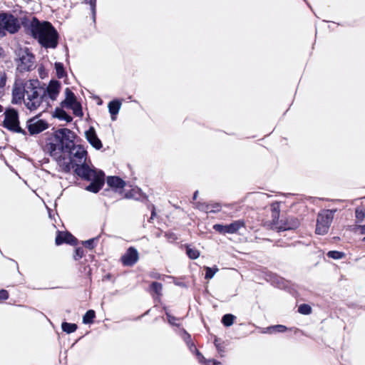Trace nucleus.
<instances>
[{
    "instance_id": "412c9836",
    "label": "nucleus",
    "mask_w": 365,
    "mask_h": 365,
    "mask_svg": "<svg viewBox=\"0 0 365 365\" xmlns=\"http://www.w3.org/2000/svg\"><path fill=\"white\" fill-rule=\"evenodd\" d=\"M54 116L60 120H64L66 122H71L72 120V118L62 108H56L54 113Z\"/></svg>"
},
{
    "instance_id": "473e14b6",
    "label": "nucleus",
    "mask_w": 365,
    "mask_h": 365,
    "mask_svg": "<svg viewBox=\"0 0 365 365\" xmlns=\"http://www.w3.org/2000/svg\"><path fill=\"white\" fill-rule=\"evenodd\" d=\"M227 225H220V224H216L213 226V228L217 232L222 233V234H226L227 233Z\"/></svg>"
},
{
    "instance_id": "37998d69",
    "label": "nucleus",
    "mask_w": 365,
    "mask_h": 365,
    "mask_svg": "<svg viewBox=\"0 0 365 365\" xmlns=\"http://www.w3.org/2000/svg\"><path fill=\"white\" fill-rule=\"evenodd\" d=\"M197 195H198V191H196V192L194 193V195H193V200H194L197 199Z\"/></svg>"
},
{
    "instance_id": "a18cd8bd",
    "label": "nucleus",
    "mask_w": 365,
    "mask_h": 365,
    "mask_svg": "<svg viewBox=\"0 0 365 365\" xmlns=\"http://www.w3.org/2000/svg\"><path fill=\"white\" fill-rule=\"evenodd\" d=\"M362 240H363V242H365V237L363 238Z\"/></svg>"
},
{
    "instance_id": "58836bf2",
    "label": "nucleus",
    "mask_w": 365,
    "mask_h": 365,
    "mask_svg": "<svg viewBox=\"0 0 365 365\" xmlns=\"http://www.w3.org/2000/svg\"><path fill=\"white\" fill-rule=\"evenodd\" d=\"M93 240H87V241H85L83 242V245L88 247H92V244H93Z\"/></svg>"
},
{
    "instance_id": "393cba45",
    "label": "nucleus",
    "mask_w": 365,
    "mask_h": 365,
    "mask_svg": "<svg viewBox=\"0 0 365 365\" xmlns=\"http://www.w3.org/2000/svg\"><path fill=\"white\" fill-rule=\"evenodd\" d=\"M355 217L356 222H361L365 218V209L356 207L355 210Z\"/></svg>"
},
{
    "instance_id": "cd10ccee",
    "label": "nucleus",
    "mask_w": 365,
    "mask_h": 365,
    "mask_svg": "<svg viewBox=\"0 0 365 365\" xmlns=\"http://www.w3.org/2000/svg\"><path fill=\"white\" fill-rule=\"evenodd\" d=\"M287 329V327L283 325H276L267 328V333L274 332H283Z\"/></svg>"
},
{
    "instance_id": "a211bd4d",
    "label": "nucleus",
    "mask_w": 365,
    "mask_h": 365,
    "mask_svg": "<svg viewBox=\"0 0 365 365\" xmlns=\"http://www.w3.org/2000/svg\"><path fill=\"white\" fill-rule=\"evenodd\" d=\"M75 241V237L68 232H59L56 238V245H61L63 242L73 244Z\"/></svg>"
},
{
    "instance_id": "c03bdc74",
    "label": "nucleus",
    "mask_w": 365,
    "mask_h": 365,
    "mask_svg": "<svg viewBox=\"0 0 365 365\" xmlns=\"http://www.w3.org/2000/svg\"><path fill=\"white\" fill-rule=\"evenodd\" d=\"M3 111V108L2 106L0 105V113H1Z\"/></svg>"
},
{
    "instance_id": "7c9ffc66",
    "label": "nucleus",
    "mask_w": 365,
    "mask_h": 365,
    "mask_svg": "<svg viewBox=\"0 0 365 365\" xmlns=\"http://www.w3.org/2000/svg\"><path fill=\"white\" fill-rule=\"evenodd\" d=\"M55 68H56V75L59 78H63L65 76V71H64L63 66L62 63H56Z\"/></svg>"
},
{
    "instance_id": "e433bc0d",
    "label": "nucleus",
    "mask_w": 365,
    "mask_h": 365,
    "mask_svg": "<svg viewBox=\"0 0 365 365\" xmlns=\"http://www.w3.org/2000/svg\"><path fill=\"white\" fill-rule=\"evenodd\" d=\"M83 256V250L81 248H78L76 250V255L75 259H78L81 258Z\"/></svg>"
},
{
    "instance_id": "aec40b11",
    "label": "nucleus",
    "mask_w": 365,
    "mask_h": 365,
    "mask_svg": "<svg viewBox=\"0 0 365 365\" xmlns=\"http://www.w3.org/2000/svg\"><path fill=\"white\" fill-rule=\"evenodd\" d=\"M245 227L243 220H236L227 225V233L234 234L237 232L241 228Z\"/></svg>"
},
{
    "instance_id": "5701e85b",
    "label": "nucleus",
    "mask_w": 365,
    "mask_h": 365,
    "mask_svg": "<svg viewBox=\"0 0 365 365\" xmlns=\"http://www.w3.org/2000/svg\"><path fill=\"white\" fill-rule=\"evenodd\" d=\"M327 255L334 259H340L345 257V253L337 250H331L327 252Z\"/></svg>"
},
{
    "instance_id": "f8f14e48",
    "label": "nucleus",
    "mask_w": 365,
    "mask_h": 365,
    "mask_svg": "<svg viewBox=\"0 0 365 365\" xmlns=\"http://www.w3.org/2000/svg\"><path fill=\"white\" fill-rule=\"evenodd\" d=\"M48 128L47 124L41 120H32L30 121L28 128L31 134L39 133Z\"/></svg>"
},
{
    "instance_id": "4be33fe9",
    "label": "nucleus",
    "mask_w": 365,
    "mask_h": 365,
    "mask_svg": "<svg viewBox=\"0 0 365 365\" xmlns=\"http://www.w3.org/2000/svg\"><path fill=\"white\" fill-rule=\"evenodd\" d=\"M61 327L63 331L71 334L74 332L77 329V325L76 324H71L68 322H63L61 324Z\"/></svg>"
},
{
    "instance_id": "6e6552de",
    "label": "nucleus",
    "mask_w": 365,
    "mask_h": 365,
    "mask_svg": "<svg viewBox=\"0 0 365 365\" xmlns=\"http://www.w3.org/2000/svg\"><path fill=\"white\" fill-rule=\"evenodd\" d=\"M332 217L330 216L329 211L324 213L319 214L317 220V225L315 232L317 235H325L328 232L331 222Z\"/></svg>"
},
{
    "instance_id": "c85d7f7f",
    "label": "nucleus",
    "mask_w": 365,
    "mask_h": 365,
    "mask_svg": "<svg viewBox=\"0 0 365 365\" xmlns=\"http://www.w3.org/2000/svg\"><path fill=\"white\" fill-rule=\"evenodd\" d=\"M206 274H205V278L206 279H212L215 273L218 272V268L217 267H215L213 268L205 267Z\"/></svg>"
},
{
    "instance_id": "b1692460",
    "label": "nucleus",
    "mask_w": 365,
    "mask_h": 365,
    "mask_svg": "<svg viewBox=\"0 0 365 365\" xmlns=\"http://www.w3.org/2000/svg\"><path fill=\"white\" fill-rule=\"evenodd\" d=\"M312 312V308L308 304H302L299 306H298V312L302 314L308 315L310 314Z\"/></svg>"
},
{
    "instance_id": "9b49d317",
    "label": "nucleus",
    "mask_w": 365,
    "mask_h": 365,
    "mask_svg": "<svg viewBox=\"0 0 365 365\" xmlns=\"http://www.w3.org/2000/svg\"><path fill=\"white\" fill-rule=\"evenodd\" d=\"M139 259V255L136 249L129 247L126 252L121 257V261L125 266H133Z\"/></svg>"
},
{
    "instance_id": "6ab92c4d",
    "label": "nucleus",
    "mask_w": 365,
    "mask_h": 365,
    "mask_svg": "<svg viewBox=\"0 0 365 365\" xmlns=\"http://www.w3.org/2000/svg\"><path fill=\"white\" fill-rule=\"evenodd\" d=\"M108 107L109 113L111 115V119L115 120L116 119V115L118 113L120 109L121 103L118 100L112 101L108 103Z\"/></svg>"
},
{
    "instance_id": "0eeeda50",
    "label": "nucleus",
    "mask_w": 365,
    "mask_h": 365,
    "mask_svg": "<svg viewBox=\"0 0 365 365\" xmlns=\"http://www.w3.org/2000/svg\"><path fill=\"white\" fill-rule=\"evenodd\" d=\"M5 118L3 122L4 126L8 130L21 133L22 130L19 126L18 113L16 110L11 108L5 111Z\"/></svg>"
},
{
    "instance_id": "2f4dec72",
    "label": "nucleus",
    "mask_w": 365,
    "mask_h": 365,
    "mask_svg": "<svg viewBox=\"0 0 365 365\" xmlns=\"http://www.w3.org/2000/svg\"><path fill=\"white\" fill-rule=\"evenodd\" d=\"M234 319H235V317L233 315H232V314H225L222 317V323L224 324L225 326L229 327V326H231L233 324Z\"/></svg>"
},
{
    "instance_id": "9d476101",
    "label": "nucleus",
    "mask_w": 365,
    "mask_h": 365,
    "mask_svg": "<svg viewBox=\"0 0 365 365\" xmlns=\"http://www.w3.org/2000/svg\"><path fill=\"white\" fill-rule=\"evenodd\" d=\"M272 228L277 231L287 230L291 229L289 225L283 224L279 222V208L277 204H274L272 206Z\"/></svg>"
},
{
    "instance_id": "72a5a7b5",
    "label": "nucleus",
    "mask_w": 365,
    "mask_h": 365,
    "mask_svg": "<svg viewBox=\"0 0 365 365\" xmlns=\"http://www.w3.org/2000/svg\"><path fill=\"white\" fill-rule=\"evenodd\" d=\"M151 289L157 294H160L162 290V284L158 282H153L151 285Z\"/></svg>"
},
{
    "instance_id": "ea45409f",
    "label": "nucleus",
    "mask_w": 365,
    "mask_h": 365,
    "mask_svg": "<svg viewBox=\"0 0 365 365\" xmlns=\"http://www.w3.org/2000/svg\"><path fill=\"white\" fill-rule=\"evenodd\" d=\"M357 229L360 230L361 235H365V225H358Z\"/></svg>"
},
{
    "instance_id": "a878e982",
    "label": "nucleus",
    "mask_w": 365,
    "mask_h": 365,
    "mask_svg": "<svg viewBox=\"0 0 365 365\" xmlns=\"http://www.w3.org/2000/svg\"><path fill=\"white\" fill-rule=\"evenodd\" d=\"M95 318V312L93 310H88L83 317V322L84 324H90Z\"/></svg>"
},
{
    "instance_id": "2eb2a0df",
    "label": "nucleus",
    "mask_w": 365,
    "mask_h": 365,
    "mask_svg": "<svg viewBox=\"0 0 365 365\" xmlns=\"http://www.w3.org/2000/svg\"><path fill=\"white\" fill-rule=\"evenodd\" d=\"M195 207L207 213L218 212L221 208L218 203L197 202Z\"/></svg>"
},
{
    "instance_id": "49530a36",
    "label": "nucleus",
    "mask_w": 365,
    "mask_h": 365,
    "mask_svg": "<svg viewBox=\"0 0 365 365\" xmlns=\"http://www.w3.org/2000/svg\"><path fill=\"white\" fill-rule=\"evenodd\" d=\"M2 95H0V96H1Z\"/></svg>"
},
{
    "instance_id": "f704fd0d",
    "label": "nucleus",
    "mask_w": 365,
    "mask_h": 365,
    "mask_svg": "<svg viewBox=\"0 0 365 365\" xmlns=\"http://www.w3.org/2000/svg\"><path fill=\"white\" fill-rule=\"evenodd\" d=\"M6 77L4 73L0 74V95L3 94V88L6 85Z\"/></svg>"
},
{
    "instance_id": "dca6fc26",
    "label": "nucleus",
    "mask_w": 365,
    "mask_h": 365,
    "mask_svg": "<svg viewBox=\"0 0 365 365\" xmlns=\"http://www.w3.org/2000/svg\"><path fill=\"white\" fill-rule=\"evenodd\" d=\"M61 84L56 81L50 82L47 87V93L48 96L53 101L56 100L60 92Z\"/></svg>"
},
{
    "instance_id": "79ce46f5",
    "label": "nucleus",
    "mask_w": 365,
    "mask_h": 365,
    "mask_svg": "<svg viewBox=\"0 0 365 365\" xmlns=\"http://www.w3.org/2000/svg\"><path fill=\"white\" fill-rule=\"evenodd\" d=\"M90 4L92 6V9H94V7H95V4H96V0H90Z\"/></svg>"
},
{
    "instance_id": "7ed1b4c3",
    "label": "nucleus",
    "mask_w": 365,
    "mask_h": 365,
    "mask_svg": "<svg viewBox=\"0 0 365 365\" xmlns=\"http://www.w3.org/2000/svg\"><path fill=\"white\" fill-rule=\"evenodd\" d=\"M32 34L34 38L46 48H56L58 43V34L55 29L48 22L34 21Z\"/></svg>"
},
{
    "instance_id": "f257e3e1",
    "label": "nucleus",
    "mask_w": 365,
    "mask_h": 365,
    "mask_svg": "<svg viewBox=\"0 0 365 365\" xmlns=\"http://www.w3.org/2000/svg\"><path fill=\"white\" fill-rule=\"evenodd\" d=\"M66 153L70 155L71 163L76 165V174L91 181V183L86 187V190L94 193L98 192L104 184L105 175L101 170L91 168L84 163L87 157V152L84 148L80 145H74Z\"/></svg>"
},
{
    "instance_id": "1a4fd4ad",
    "label": "nucleus",
    "mask_w": 365,
    "mask_h": 365,
    "mask_svg": "<svg viewBox=\"0 0 365 365\" xmlns=\"http://www.w3.org/2000/svg\"><path fill=\"white\" fill-rule=\"evenodd\" d=\"M0 20L3 24L4 31H7L11 34H14L18 31L19 26L13 16L0 14Z\"/></svg>"
},
{
    "instance_id": "39448f33",
    "label": "nucleus",
    "mask_w": 365,
    "mask_h": 365,
    "mask_svg": "<svg viewBox=\"0 0 365 365\" xmlns=\"http://www.w3.org/2000/svg\"><path fill=\"white\" fill-rule=\"evenodd\" d=\"M17 69L21 72L29 71L35 67L34 56L28 49H20L16 60Z\"/></svg>"
},
{
    "instance_id": "a19ab883",
    "label": "nucleus",
    "mask_w": 365,
    "mask_h": 365,
    "mask_svg": "<svg viewBox=\"0 0 365 365\" xmlns=\"http://www.w3.org/2000/svg\"><path fill=\"white\" fill-rule=\"evenodd\" d=\"M207 365H222L220 362H217L213 360H210L207 361Z\"/></svg>"
},
{
    "instance_id": "c756f323",
    "label": "nucleus",
    "mask_w": 365,
    "mask_h": 365,
    "mask_svg": "<svg viewBox=\"0 0 365 365\" xmlns=\"http://www.w3.org/2000/svg\"><path fill=\"white\" fill-rule=\"evenodd\" d=\"M187 254L190 258L193 259L198 258L200 256V252L197 250L189 247H187Z\"/></svg>"
},
{
    "instance_id": "f3484780",
    "label": "nucleus",
    "mask_w": 365,
    "mask_h": 365,
    "mask_svg": "<svg viewBox=\"0 0 365 365\" xmlns=\"http://www.w3.org/2000/svg\"><path fill=\"white\" fill-rule=\"evenodd\" d=\"M107 184L111 188L122 190L125 185V182L118 177L110 176L107 178Z\"/></svg>"
},
{
    "instance_id": "4468645a",
    "label": "nucleus",
    "mask_w": 365,
    "mask_h": 365,
    "mask_svg": "<svg viewBox=\"0 0 365 365\" xmlns=\"http://www.w3.org/2000/svg\"><path fill=\"white\" fill-rule=\"evenodd\" d=\"M61 145L59 143L55 141V143H49L46 145V150L50 153L51 156L55 158H58L61 157V153L63 152L65 153L63 148H61Z\"/></svg>"
},
{
    "instance_id": "423d86ee",
    "label": "nucleus",
    "mask_w": 365,
    "mask_h": 365,
    "mask_svg": "<svg viewBox=\"0 0 365 365\" xmlns=\"http://www.w3.org/2000/svg\"><path fill=\"white\" fill-rule=\"evenodd\" d=\"M65 99L61 102L62 108L73 110L75 115L81 117L83 112L81 104L77 101L74 93L68 88L65 90Z\"/></svg>"
},
{
    "instance_id": "ddd939ff",
    "label": "nucleus",
    "mask_w": 365,
    "mask_h": 365,
    "mask_svg": "<svg viewBox=\"0 0 365 365\" xmlns=\"http://www.w3.org/2000/svg\"><path fill=\"white\" fill-rule=\"evenodd\" d=\"M86 137L91 145L95 148L99 150L102 147V143L100 139L98 138L95 129L91 127L86 132Z\"/></svg>"
},
{
    "instance_id": "f03ea898",
    "label": "nucleus",
    "mask_w": 365,
    "mask_h": 365,
    "mask_svg": "<svg viewBox=\"0 0 365 365\" xmlns=\"http://www.w3.org/2000/svg\"><path fill=\"white\" fill-rule=\"evenodd\" d=\"M38 86V81L16 79L11 90V103L21 104L24 101L30 110H36L42 102Z\"/></svg>"
},
{
    "instance_id": "4c0bfd02",
    "label": "nucleus",
    "mask_w": 365,
    "mask_h": 365,
    "mask_svg": "<svg viewBox=\"0 0 365 365\" xmlns=\"http://www.w3.org/2000/svg\"><path fill=\"white\" fill-rule=\"evenodd\" d=\"M168 322H170V324H173V325H177V324L175 323V321L177 319L175 317H171L170 315L168 314Z\"/></svg>"
},
{
    "instance_id": "c9c22d12",
    "label": "nucleus",
    "mask_w": 365,
    "mask_h": 365,
    "mask_svg": "<svg viewBox=\"0 0 365 365\" xmlns=\"http://www.w3.org/2000/svg\"><path fill=\"white\" fill-rule=\"evenodd\" d=\"M9 294L6 290L2 289L0 291V299H6Z\"/></svg>"
},
{
    "instance_id": "20e7f679",
    "label": "nucleus",
    "mask_w": 365,
    "mask_h": 365,
    "mask_svg": "<svg viewBox=\"0 0 365 365\" xmlns=\"http://www.w3.org/2000/svg\"><path fill=\"white\" fill-rule=\"evenodd\" d=\"M54 140L59 143L61 148H63L65 153L72 148L75 145L73 141L76 138L75 133L67 128H61L57 130L54 133Z\"/></svg>"
},
{
    "instance_id": "bb28decb",
    "label": "nucleus",
    "mask_w": 365,
    "mask_h": 365,
    "mask_svg": "<svg viewBox=\"0 0 365 365\" xmlns=\"http://www.w3.org/2000/svg\"><path fill=\"white\" fill-rule=\"evenodd\" d=\"M302 210L303 213L302 215H306L305 212L309 213V208L308 205H307L306 202L303 200L302 199H298V211Z\"/></svg>"
}]
</instances>
